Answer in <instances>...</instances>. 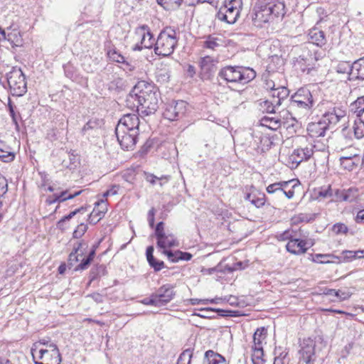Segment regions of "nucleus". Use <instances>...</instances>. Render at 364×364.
<instances>
[{"label": "nucleus", "mask_w": 364, "mask_h": 364, "mask_svg": "<svg viewBox=\"0 0 364 364\" xmlns=\"http://www.w3.org/2000/svg\"><path fill=\"white\" fill-rule=\"evenodd\" d=\"M127 102L136 107L137 112L150 115L157 110L159 99L157 89L154 84L139 81L130 92Z\"/></svg>", "instance_id": "1"}, {"label": "nucleus", "mask_w": 364, "mask_h": 364, "mask_svg": "<svg viewBox=\"0 0 364 364\" xmlns=\"http://www.w3.org/2000/svg\"><path fill=\"white\" fill-rule=\"evenodd\" d=\"M218 76L228 82L247 84L256 77V72L250 67L226 66L222 68Z\"/></svg>", "instance_id": "2"}, {"label": "nucleus", "mask_w": 364, "mask_h": 364, "mask_svg": "<svg viewBox=\"0 0 364 364\" xmlns=\"http://www.w3.org/2000/svg\"><path fill=\"white\" fill-rule=\"evenodd\" d=\"M300 346L298 364H314L316 359V352L326 346V342L323 336L318 335L304 339Z\"/></svg>", "instance_id": "3"}, {"label": "nucleus", "mask_w": 364, "mask_h": 364, "mask_svg": "<svg viewBox=\"0 0 364 364\" xmlns=\"http://www.w3.org/2000/svg\"><path fill=\"white\" fill-rule=\"evenodd\" d=\"M314 99L309 89L300 87L291 96V108L297 112L301 117H306L311 113L314 105Z\"/></svg>", "instance_id": "4"}, {"label": "nucleus", "mask_w": 364, "mask_h": 364, "mask_svg": "<svg viewBox=\"0 0 364 364\" xmlns=\"http://www.w3.org/2000/svg\"><path fill=\"white\" fill-rule=\"evenodd\" d=\"M178 37L176 31L171 28L162 30L156 39L154 52L164 57L171 55L178 45Z\"/></svg>", "instance_id": "5"}, {"label": "nucleus", "mask_w": 364, "mask_h": 364, "mask_svg": "<svg viewBox=\"0 0 364 364\" xmlns=\"http://www.w3.org/2000/svg\"><path fill=\"white\" fill-rule=\"evenodd\" d=\"M322 117L331 127L336 125L346 115V110L339 103L331 101H322L318 104Z\"/></svg>", "instance_id": "6"}, {"label": "nucleus", "mask_w": 364, "mask_h": 364, "mask_svg": "<svg viewBox=\"0 0 364 364\" xmlns=\"http://www.w3.org/2000/svg\"><path fill=\"white\" fill-rule=\"evenodd\" d=\"M6 79L13 96L21 97L27 92L26 77L21 68L13 67L6 74Z\"/></svg>", "instance_id": "7"}, {"label": "nucleus", "mask_w": 364, "mask_h": 364, "mask_svg": "<svg viewBox=\"0 0 364 364\" xmlns=\"http://www.w3.org/2000/svg\"><path fill=\"white\" fill-rule=\"evenodd\" d=\"M242 6V0H225L224 5L220 7L216 16L220 21L233 24L240 16Z\"/></svg>", "instance_id": "8"}, {"label": "nucleus", "mask_w": 364, "mask_h": 364, "mask_svg": "<svg viewBox=\"0 0 364 364\" xmlns=\"http://www.w3.org/2000/svg\"><path fill=\"white\" fill-rule=\"evenodd\" d=\"M187 107V102L183 100H173L166 105L164 117L169 121L178 120L185 115Z\"/></svg>", "instance_id": "9"}, {"label": "nucleus", "mask_w": 364, "mask_h": 364, "mask_svg": "<svg viewBox=\"0 0 364 364\" xmlns=\"http://www.w3.org/2000/svg\"><path fill=\"white\" fill-rule=\"evenodd\" d=\"M271 11L267 5L256 4L251 13L247 16V21L251 20L252 25L257 28H262L263 25L267 23L271 18Z\"/></svg>", "instance_id": "10"}, {"label": "nucleus", "mask_w": 364, "mask_h": 364, "mask_svg": "<svg viewBox=\"0 0 364 364\" xmlns=\"http://www.w3.org/2000/svg\"><path fill=\"white\" fill-rule=\"evenodd\" d=\"M135 34L140 38L139 43L133 48L134 50H141L144 48L155 47L156 40L154 38L150 28L146 25H141L135 30Z\"/></svg>", "instance_id": "11"}, {"label": "nucleus", "mask_w": 364, "mask_h": 364, "mask_svg": "<svg viewBox=\"0 0 364 364\" xmlns=\"http://www.w3.org/2000/svg\"><path fill=\"white\" fill-rule=\"evenodd\" d=\"M139 133L138 132L126 131L122 128L119 129H115V134L119 145L122 149L127 151L134 149L138 141Z\"/></svg>", "instance_id": "12"}, {"label": "nucleus", "mask_w": 364, "mask_h": 364, "mask_svg": "<svg viewBox=\"0 0 364 364\" xmlns=\"http://www.w3.org/2000/svg\"><path fill=\"white\" fill-rule=\"evenodd\" d=\"M105 50L108 58L112 62L121 63L124 70L133 71L135 69L132 62L128 61L114 46L111 44L106 46Z\"/></svg>", "instance_id": "13"}, {"label": "nucleus", "mask_w": 364, "mask_h": 364, "mask_svg": "<svg viewBox=\"0 0 364 364\" xmlns=\"http://www.w3.org/2000/svg\"><path fill=\"white\" fill-rule=\"evenodd\" d=\"M301 230H299L298 236L287 242L286 248L288 252L294 255H301L313 245V243H309L308 240L301 238Z\"/></svg>", "instance_id": "14"}, {"label": "nucleus", "mask_w": 364, "mask_h": 364, "mask_svg": "<svg viewBox=\"0 0 364 364\" xmlns=\"http://www.w3.org/2000/svg\"><path fill=\"white\" fill-rule=\"evenodd\" d=\"M199 313H194L193 315L203 318H215V314H218V316L223 317H237L240 315L239 311L223 310L210 307L200 309H199Z\"/></svg>", "instance_id": "15"}, {"label": "nucleus", "mask_w": 364, "mask_h": 364, "mask_svg": "<svg viewBox=\"0 0 364 364\" xmlns=\"http://www.w3.org/2000/svg\"><path fill=\"white\" fill-rule=\"evenodd\" d=\"M140 121L136 114H124L119 121L115 129L122 128L126 131H132V132H139Z\"/></svg>", "instance_id": "16"}, {"label": "nucleus", "mask_w": 364, "mask_h": 364, "mask_svg": "<svg viewBox=\"0 0 364 364\" xmlns=\"http://www.w3.org/2000/svg\"><path fill=\"white\" fill-rule=\"evenodd\" d=\"M173 287L170 284H164L154 293L158 306H161L169 303L175 296Z\"/></svg>", "instance_id": "17"}, {"label": "nucleus", "mask_w": 364, "mask_h": 364, "mask_svg": "<svg viewBox=\"0 0 364 364\" xmlns=\"http://www.w3.org/2000/svg\"><path fill=\"white\" fill-rule=\"evenodd\" d=\"M331 127V126L321 117L318 122H311L308 124L307 132L311 137L317 138L323 136L326 130Z\"/></svg>", "instance_id": "18"}, {"label": "nucleus", "mask_w": 364, "mask_h": 364, "mask_svg": "<svg viewBox=\"0 0 364 364\" xmlns=\"http://www.w3.org/2000/svg\"><path fill=\"white\" fill-rule=\"evenodd\" d=\"M203 47L205 49L216 51L225 46V41L220 34H210L203 37Z\"/></svg>", "instance_id": "19"}, {"label": "nucleus", "mask_w": 364, "mask_h": 364, "mask_svg": "<svg viewBox=\"0 0 364 364\" xmlns=\"http://www.w3.org/2000/svg\"><path fill=\"white\" fill-rule=\"evenodd\" d=\"M200 75L203 80L210 79L216 71V64L210 56L202 58L200 61Z\"/></svg>", "instance_id": "20"}, {"label": "nucleus", "mask_w": 364, "mask_h": 364, "mask_svg": "<svg viewBox=\"0 0 364 364\" xmlns=\"http://www.w3.org/2000/svg\"><path fill=\"white\" fill-rule=\"evenodd\" d=\"M314 151L312 147L298 148L293 151L289 156L292 164H296L297 166L303 161L309 160L313 155Z\"/></svg>", "instance_id": "21"}, {"label": "nucleus", "mask_w": 364, "mask_h": 364, "mask_svg": "<svg viewBox=\"0 0 364 364\" xmlns=\"http://www.w3.org/2000/svg\"><path fill=\"white\" fill-rule=\"evenodd\" d=\"M309 41L314 45L322 48L327 43L324 32L318 28H313L308 33Z\"/></svg>", "instance_id": "22"}, {"label": "nucleus", "mask_w": 364, "mask_h": 364, "mask_svg": "<svg viewBox=\"0 0 364 364\" xmlns=\"http://www.w3.org/2000/svg\"><path fill=\"white\" fill-rule=\"evenodd\" d=\"M351 80H364V58L355 60L351 64V72L349 73Z\"/></svg>", "instance_id": "23"}, {"label": "nucleus", "mask_w": 364, "mask_h": 364, "mask_svg": "<svg viewBox=\"0 0 364 364\" xmlns=\"http://www.w3.org/2000/svg\"><path fill=\"white\" fill-rule=\"evenodd\" d=\"M162 252L166 255L168 259L172 262H178L180 260L189 261L193 257L191 253L180 250L172 252L171 250H164Z\"/></svg>", "instance_id": "24"}, {"label": "nucleus", "mask_w": 364, "mask_h": 364, "mask_svg": "<svg viewBox=\"0 0 364 364\" xmlns=\"http://www.w3.org/2000/svg\"><path fill=\"white\" fill-rule=\"evenodd\" d=\"M203 364H228V363L222 355L213 350H208L205 353Z\"/></svg>", "instance_id": "25"}, {"label": "nucleus", "mask_w": 364, "mask_h": 364, "mask_svg": "<svg viewBox=\"0 0 364 364\" xmlns=\"http://www.w3.org/2000/svg\"><path fill=\"white\" fill-rule=\"evenodd\" d=\"M289 90L284 86H280L273 90L271 92L272 100L274 105H282V102L287 98Z\"/></svg>", "instance_id": "26"}, {"label": "nucleus", "mask_w": 364, "mask_h": 364, "mask_svg": "<svg viewBox=\"0 0 364 364\" xmlns=\"http://www.w3.org/2000/svg\"><path fill=\"white\" fill-rule=\"evenodd\" d=\"M339 160L342 167L346 170L352 171L358 166L360 158L358 154H351L350 156H341Z\"/></svg>", "instance_id": "27"}, {"label": "nucleus", "mask_w": 364, "mask_h": 364, "mask_svg": "<svg viewBox=\"0 0 364 364\" xmlns=\"http://www.w3.org/2000/svg\"><path fill=\"white\" fill-rule=\"evenodd\" d=\"M154 249L153 246H149L146 250V256L150 267L153 268L155 272H159L164 267V262L156 259L154 257Z\"/></svg>", "instance_id": "28"}, {"label": "nucleus", "mask_w": 364, "mask_h": 364, "mask_svg": "<svg viewBox=\"0 0 364 364\" xmlns=\"http://www.w3.org/2000/svg\"><path fill=\"white\" fill-rule=\"evenodd\" d=\"M87 245L84 241H81L77 242L73 248V250L69 255L68 264L70 265H73V262H78V256H82L85 253V249L87 248Z\"/></svg>", "instance_id": "29"}, {"label": "nucleus", "mask_w": 364, "mask_h": 364, "mask_svg": "<svg viewBox=\"0 0 364 364\" xmlns=\"http://www.w3.org/2000/svg\"><path fill=\"white\" fill-rule=\"evenodd\" d=\"M292 181H280L272 183L266 188V191L269 194H276L278 197H281L283 188H288Z\"/></svg>", "instance_id": "30"}, {"label": "nucleus", "mask_w": 364, "mask_h": 364, "mask_svg": "<svg viewBox=\"0 0 364 364\" xmlns=\"http://www.w3.org/2000/svg\"><path fill=\"white\" fill-rule=\"evenodd\" d=\"M14 158V153L11 151L10 146L0 140V160L3 162L9 163L13 161Z\"/></svg>", "instance_id": "31"}, {"label": "nucleus", "mask_w": 364, "mask_h": 364, "mask_svg": "<svg viewBox=\"0 0 364 364\" xmlns=\"http://www.w3.org/2000/svg\"><path fill=\"white\" fill-rule=\"evenodd\" d=\"M334 259H340L332 254H315L311 255V261L318 264H328L336 262Z\"/></svg>", "instance_id": "32"}, {"label": "nucleus", "mask_w": 364, "mask_h": 364, "mask_svg": "<svg viewBox=\"0 0 364 364\" xmlns=\"http://www.w3.org/2000/svg\"><path fill=\"white\" fill-rule=\"evenodd\" d=\"M107 272L106 267L103 264H98L93 267L90 272V281L88 284H90L95 280L100 278L101 277L107 274Z\"/></svg>", "instance_id": "33"}, {"label": "nucleus", "mask_w": 364, "mask_h": 364, "mask_svg": "<svg viewBox=\"0 0 364 364\" xmlns=\"http://www.w3.org/2000/svg\"><path fill=\"white\" fill-rule=\"evenodd\" d=\"M267 329L264 327L259 328L253 335V346L252 348H263L262 341L266 338Z\"/></svg>", "instance_id": "34"}, {"label": "nucleus", "mask_w": 364, "mask_h": 364, "mask_svg": "<svg viewBox=\"0 0 364 364\" xmlns=\"http://www.w3.org/2000/svg\"><path fill=\"white\" fill-rule=\"evenodd\" d=\"M267 5V4H265ZM267 7H269L271 12V16L272 15L278 17L279 16H284V9L285 5L283 1L279 0L275 1L271 4H267Z\"/></svg>", "instance_id": "35"}, {"label": "nucleus", "mask_w": 364, "mask_h": 364, "mask_svg": "<svg viewBox=\"0 0 364 364\" xmlns=\"http://www.w3.org/2000/svg\"><path fill=\"white\" fill-rule=\"evenodd\" d=\"M102 121L97 118L90 119L82 128L81 133L83 135L89 134V131L98 129L101 126Z\"/></svg>", "instance_id": "36"}, {"label": "nucleus", "mask_w": 364, "mask_h": 364, "mask_svg": "<svg viewBox=\"0 0 364 364\" xmlns=\"http://www.w3.org/2000/svg\"><path fill=\"white\" fill-rule=\"evenodd\" d=\"M359 196V190L355 187L345 189L344 201L352 203L357 200Z\"/></svg>", "instance_id": "37"}, {"label": "nucleus", "mask_w": 364, "mask_h": 364, "mask_svg": "<svg viewBox=\"0 0 364 364\" xmlns=\"http://www.w3.org/2000/svg\"><path fill=\"white\" fill-rule=\"evenodd\" d=\"M193 349L188 348L179 355L176 364H191Z\"/></svg>", "instance_id": "38"}, {"label": "nucleus", "mask_w": 364, "mask_h": 364, "mask_svg": "<svg viewBox=\"0 0 364 364\" xmlns=\"http://www.w3.org/2000/svg\"><path fill=\"white\" fill-rule=\"evenodd\" d=\"M323 294L329 296H335L340 300L348 299L351 295L349 291H343L340 289L336 290L333 289H326L323 291Z\"/></svg>", "instance_id": "39"}, {"label": "nucleus", "mask_w": 364, "mask_h": 364, "mask_svg": "<svg viewBox=\"0 0 364 364\" xmlns=\"http://www.w3.org/2000/svg\"><path fill=\"white\" fill-rule=\"evenodd\" d=\"M156 1L167 10L178 9L182 2L185 3V0H156Z\"/></svg>", "instance_id": "40"}, {"label": "nucleus", "mask_w": 364, "mask_h": 364, "mask_svg": "<svg viewBox=\"0 0 364 364\" xmlns=\"http://www.w3.org/2000/svg\"><path fill=\"white\" fill-rule=\"evenodd\" d=\"M351 110L356 114L358 117H360L364 112V95L353 102L351 105Z\"/></svg>", "instance_id": "41"}, {"label": "nucleus", "mask_w": 364, "mask_h": 364, "mask_svg": "<svg viewBox=\"0 0 364 364\" xmlns=\"http://www.w3.org/2000/svg\"><path fill=\"white\" fill-rule=\"evenodd\" d=\"M252 361L253 364H264L263 348H252Z\"/></svg>", "instance_id": "42"}, {"label": "nucleus", "mask_w": 364, "mask_h": 364, "mask_svg": "<svg viewBox=\"0 0 364 364\" xmlns=\"http://www.w3.org/2000/svg\"><path fill=\"white\" fill-rule=\"evenodd\" d=\"M262 121L264 126L273 130L277 129L281 126V119L279 118L264 117Z\"/></svg>", "instance_id": "43"}, {"label": "nucleus", "mask_w": 364, "mask_h": 364, "mask_svg": "<svg viewBox=\"0 0 364 364\" xmlns=\"http://www.w3.org/2000/svg\"><path fill=\"white\" fill-rule=\"evenodd\" d=\"M178 246V242L174 238L173 235H165L162 239V246H157L158 247L166 250V247H173Z\"/></svg>", "instance_id": "44"}, {"label": "nucleus", "mask_w": 364, "mask_h": 364, "mask_svg": "<svg viewBox=\"0 0 364 364\" xmlns=\"http://www.w3.org/2000/svg\"><path fill=\"white\" fill-rule=\"evenodd\" d=\"M166 235L164 232V223L159 222L157 223L155 228V235L157 239V246H162V239Z\"/></svg>", "instance_id": "45"}, {"label": "nucleus", "mask_w": 364, "mask_h": 364, "mask_svg": "<svg viewBox=\"0 0 364 364\" xmlns=\"http://www.w3.org/2000/svg\"><path fill=\"white\" fill-rule=\"evenodd\" d=\"M322 57L323 56L321 53L314 52L313 54H310L309 58L303 56L301 60L304 61V64H306L307 66H311L313 68L314 62H317L318 60L321 59Z\"/></svg>", "instance_id": "46"}, {"label": "nucleus", "mask_w": 364, "mask_h": 364, "mask_svg": "<svg viewBox=\"0 0 364 364\" xmlns=\"http://www.w3.org/2000/svg\"><path fill=\"white\" fill-rule=\"evenodd\" d=\"M84 210V208L81 207L80 208H77V209H75V210L70 212L68 215L64 216L62 219H60L58 224H57V226L59 229H61V230H63L65 229V227H64V223L66 222V221H68L70 220L71 218H73L77 213H80L81 210Z\"/></svg>", "instance_id": "47"}, {"label": "nucleus", "mask_w": 364, "mask_h": 364, "mask_svg": "<svg viewBox=\"0 0 364 364\" xmlns=\"http://www.w3.org/2000/svg\"><path fill=\"white\" fill-rule=\"evenodd\" d=\"M157 81L161 82H166L170 77V72L167 68H158L156 71Z\"/></svg>", "instance_id": "48"}, {"label": "nucleus", "mask_w": 364, "mask_h": 364, "mask_svg": "<svg viewBox=\"0 0 364 364\" xmlns=\"http://www.w3.org/2000/svg\"><path fill=\"white\" fill-rule=\"evenodd\" d=\"M354 135L356 139L364 136V122L361 120L355 121L353 126Z\"/></svg>", "instance_id": "49"}, {"label": "nucleus", "mask_w": 364, "mask_h": 364, "mask_svg": "<svg viewBox=\"0 0 364 364\" xmlns=\"http://www.w3.org/2000/svg\"><path fill=\"white\" fill-rule=\"evenodd\" d=\"M124 85L122 78H116L111 81L108 85V90L111 91L119 92Z\"/></svg>", "instance_id": "50"}, {"label": "nucleus", "mask_w": 364, "mask_h": 364, "mask_svg": "<svg viewBox=\"0 0 364 364\" xmlns=\"http://www.w3.org/2000/svg\"><path fill=\"white\" fill-rule=\"evenodd\" d=\"M299 232L294 231L293 230H287L278 235V239L279 240H289L291 241L295 237L298 236Z\"/></svg>", "instance_id": "51"}, {"label": "nucleus", "mask_w": 364, "mask_h": 364, "mask_svg": "<svg viewBox=\"0 0 364 364\" xmlns=\"http://www.w3.org/2000/svg\"><path fill=\"white\" fill-rule=\"evenodd\" d=\"M48 347L50 348V355L55 359L57 364H60L61 362V355L56 344L52 343Z\"/></svg>", "instance_id": "52"}, {"label": "nucleus", "mask_w": 364, "mask_h": 364, "mask_svg": "<svg viewBox=\"0 0 364 364\" xmlns=\"http://www.w3.org/2000/svg\"><path fill=\"white\" fill-rule=\"evenodd\" d=\"M331 230L335 235H341L346 234L348 228L344 223H338L332 226Z\"/></svg>", "instance_id": "53"}, {"label": "nucleus", "mask_w": 364, "mask_h": 364, "mask_svg": "<svg viewBox=\"0 0 364 364\" xmlns=\"http://www.w3.org/2000/svg\"><path fill=\"white\" fill-rule=\"evenodd\" d=\"M265 195L264 193H258V196L255 195L251 200V203L257 208H261L265 204Z\"/></svg>", "instance_id": "54"}, {"label": "nucleus", "mask_w": 364, "mask_h": 364, "mask_svg": "<svg viewBox=\"0 0 364 364\" xmlns=\"http://www.w3.org/2000/svg\"><path fill=\"white\" fill-rule=\"evenodd\" d=\"M311 220H312V217L310 215L306 214V213H299V214L295 215L292 218V221L295 224L304 223V222L308 223V222L311 221Z\"/></svg>", "instance_id": "55"}, {"label": "nucleus", "mask_w": 364, "mask_h": 364, "mask_svg": "<svg viewBox=\"0 0 364 364\" xmlns=\"http://www.w3.org/2000/svg\"><path fill=\"white\" fill-rule=\"evenodd\" d=\"M337 72L346 73L351 72V65L348 62H341L337 66Z\"/></svg>", "instance_id": "56"}, {"label": "nucleus", "mask_w": 364, "mask_h": 364, "mask_svg": "<svg viewBox=\"0 0 364 364\" xmlns=\"http://www.w3.org/2000/svg\"><path fill=\"white\" fill-rule=\"evenodd\" d=\"M87 227L84 223L80 224L77 229L73 232V237L74 238H80L81 237L85 232L87 231Z\"/></svg>", "instance_id": "57"}, {"label": "nucleus", "mask_w": 364, "mask_h": 364, "mask_svg": "<svg viewBox=\"0 0 364 364\" xmlns=\"http://www.w3.org/2000/svg\"><path fill=\"white\" fill-rule=\"evenodd\" d=\"M8 191L7 179L0 174V196H4Z\"/></svg>", "instance_id": "58"}, {"label": "nucleus", "mask_w": 364, "mask_h": 364, "mask_svg": "<svg viewBox=\"0 0 364 364\" xmlns=\"http://www.w3.org/2000/svg\"><path fill=\"white\" fill-rule=\"evenodd\" d=\"M91 262L92 260L87 257L83 258L81 262L75 267V270L78 271L87 269L90 266Z\"/></svg>", "instance_id": "59"}, {"label": "nucleus", "mask_w": 364, "mask_h": 364, "mask_svg": "<svg viewBox=\"0 0 364 364\" xmlns=\"http://www.w3.org/2000/svg\"><path fill=\"white\" fill-rule=\"evenodd\" d=\"M318 196L323 198L331 197L333 196V189L331 186L326 188H321L318 192Z\"/></svg>", "instance_id": "60"}, {"label": "nucleus", "mask_w": 364, "mask_h": 364, "mask_svg": "<svg viewBox=\"0 0 364 364\" xmlns=\"http://www.w3.org/2000/svg\"><path fill=\"white\" fill-rule=\"evenodd\" d=\"M49 353V350L47 349H41L38 352L36 349L33 348H31V354L33 356V358L34 360V362L36 361V358H38V359H42L43 358V355L45 354H47Z\"/></svg>", "instance_id": "61"}, {"label": "nucleus", "mask_w": 364, "mask_h": 364, "mask_svg": "<svg viewBox=\"0 0 364 364\" xmlns=\"http://www.w3.org/2000/svg\"><path fill=\"white\" fill-rule=\"evenodd\" d=\"M264 105L266 106V110L268 113H275L276 109L280 106V105H274L273 100H266L264 102Z\"/></svg>", "instance_id": "62"}, {"label": "nucleus", "mask_w": 364, "mask_h": 364, "mask_svg": "<svg viewBox=\"0 0 364 364\" xmlns=\"http://www.w3.org/2000/svg\"><path fill=\"white\" fill-rule=\"evenodd\" d=\"M345 189H333V196L337 201H344Z\"/></svg>", "instance_id": "63"}, {"label": "nucleus", "mask_w": 364, "mask_h": 364, "mask_svg": "<svg viewBox=\"0 0 364 364\" xmlns=\"http://www.w3.org/2000/svg\"><path fill=\"white\" fill-rule=\"evenodd\" d=\"M142 303L146 305L158 306V300H156L154 294H152L149 298H145Z\"/></svg>", "instance_id": "64"}]
</instances>
